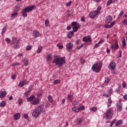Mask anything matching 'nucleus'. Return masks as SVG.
<instances>
[{"label": "nucleus", "mask_w": 127, "mask_h": 127, "mask_svg": "<svg viewBox=\"0 0 127 127\" xmlns=\"http://www.w3.org/2000/svg\"><path fill=\"white\" fill-rule=\"evenodd\" d=\"M67 30H71V26H68L66 28Z\"/></svg>", "instance_id": "61"}, {"label": "nucleus", "mask_w": 127, "mask_h": 127, "mask_svg": "<svg viewBox=\"0 0 127 127\" xmlns=\"http://www.w3.org/2000/svg\"><path fill=\"white\" fill-rule=\"evenodd\" d=\"M115 68H116V63L115 62H111L109 66V69L110 70H114Z\"/></svg>", "instance_id": "12"}, {"label": "nucleus", "mask_w": 127, "mask_h": 127, "mask_svg": "<svg viewBox=\"0 0 127 127\" xmlns=\"http://www.w3.org/2000/svg\"><path fill=\"white\" fill-rule=\"evenodd\" d=\"M23 57L22 54H19L17 55L15 58H18V60H21V58Z\"/></svg>", "instance_id": "28"}, {"label": "nucleus", "mask_w": 127, "mask_h": 127, "mask_svg": "<svg viewBox=\"0 0 127 127\" xmlns=\"http://www.w3.org/2000/svg\"><path fill=\"white\" fill-rule=\"evenodd\" d=\"M123 87L125 88L126 87V83H123Z\"/></svg>", "instance_id": "64"}, {"label": "nucleus", "mask_w": 127, "mask_h": 127, "mask_svg": "<svg viewBox=\"0 0 127 127\" xmlns=\"http://www.w3.org/2000/svg\"><path fill=\"white\" fill-rule=\"evenodd\" d=\"M127 45V43H126V39H124L123 40V43H122V47H125Z\"/></svg>", "instance_id": "39"}, {"label": "nucleus", "mask_w": 127, "mask_h": 127, "mask_svg": "<svg viewBox=\"0 0 127 127\" xmlns=\"http://www.w3.org/2000/svg\"><path fill=\"white\" fill-rule=\"evenodd\" d=\"M14 47H15V49H17L19 48V44H18V43L15 44Z\"/></svg>", "instance_id": "49"}, {"label": "nucleus", "mask_w": 127, "mask_h": 127, "mask_svg": "<svg viewBox=\"0 0 127 127\" xmlns=\"http://www.w3.org/2000/svg\"><path fill=\"white\" fill-rule=\"evenodd\" d=\"M24 65L25 66H27V65H28V60H26L25 61Z\"/></svg>", "instance_id": "53"}, {"label": "nucleus", "mask_w": 127, "mask_h": 127, "mask_svg": "<svg viewBox=\"0 0 127 127\" xmlns=\"http://www.w3.org/2000/svg\"><path fill=\"white\" fill-rule=\"evenodd\" d=\"M121 125H123V121L119 120L116 123L115 126L118 127L119 126H121Z\"/></svg>", "instance_id": "26"}, {"label": "nucleus", "mask_w": 127, "mask_h": 127, "mask_svg": "<svg viewBox=\"0 0 127 127\" xmlns=\"http://www.w3.org/2000/svg\"><path fill=\"white\" fill-rule=\"evenodd\" d=\"M103 97H106V98H109V97H110V94H109L108 93H104L103 94Z\"/></svg>", "instance_id": "41"}, {"label": "nucleus", "mask_w": 127, "mask_h": 127, "mask_svg": "<svg viewBox=\"0 0 127 127\" xmlns=\"http://www.w3.org/2000/svg\"><path fill=\"white\" fill-rule=\"evenodd\" d=\"M45 24L46 26H48L49 25V19H47L45 21Z\"/></svg>", "instance_id": "35"}, {"label": "nucleus", "mask_w": 127, "mask_h": 127, "mask_svg": "<svg viewBox=\"0 0 127 127\" xmlns=\"http://www.w3.org/2000/svg\"><path fill=\"white\" fill-rule=\"evenodd\" d=\"M122 23L123 24H127V20L126 19H125L123 21H122Z\"/></svg>", "instance_id": "57"}, {"label": "nucleus", "mask_w": 127, "mask_h": 127, "mask_svg": "<svg viewBox=\"0 0 127 127\" xmlns=\"http://www.w3.org/2000/svg\"><path fill=\"white\" fill-rule=\"evenodd\" d=\"M110 81H111V78H107L105 81L104 85H107L108 83H110Z\"/></svg>", "instance_id": "32"}, {"label": "nucleus", "mask_w": 127, "mask_h": 127, "mask_svg": "<svg viewBox=\"0 0 127 127\" xmlns=\"http://www.w3.org/2000/svg\"><path fill=\"white\" fill-rule=\"evenodd\" d=\"M51 59H52V55L51 54H48L46 57L47 61H51Z\"/></svg>", "instance_id": "17"}, {"label": "nucleus", "mask_w": 127, "mask_h": 127, "mask_svg": "<svg viewBox=\"0 0 127 127\" xmlns=\"http://www.w3.org/2000/svg\"><path fill=\"white\" fill-rule=\"evenodd\" d=\"M102 9V7L99 6L96 10L92 11L90 14L89 16L92 18H95L96 16H98L100 14V11Z\"/></svg>", "instance_id": "4"}, {"label": "nucleus", "mask_w": 127, "mask_h": 127, "mask_svg": "<svg viewBox=\"0 0 127 127\" xmlns=\"http://www.w3.org/2000/svg\"><path fill=\"white\" fill-rule=\"evenodd\" d=\"M106 21L108 23H111L113 21V17L111 15L107 16L106 18Z\"/></svg>", "instance_id": "13"}, {"label": "nucleus", "mask_w": 127, "mask_h": 127, "mask_svg": "<svg viewBox=\"0 0 127 127\" xmlns=\"http://www.w3.org/2000/svg\"><path fill=\"white\" fill-rule=\"evenodd\" d=\"M79 108L77 107H73L72 108V112H74V113H79Z\"/></svg>", "instance_id": "21"}, {"label": "nucleus", "mask_w": 127, "mask_h": 127, "mask_svg": "<svg viewBox=\"0 0 127 127\" xmlns=\"http://www.w3.org/2000/svg\"><path fill=\"white\" fill-rule=\"evenodd\" d=\"M6 28H7V27L6 26H5L4 27V28L2 29V34H3V33L4 32H5V31L6 30Z\"/></svg>", "instance_id": "47"}, {"label": "nucleus", "mask_w": 127, "mask_h": 127, "mask_svg": "<svg viewBox=\"0 0 127 127\" xmlns=\"http://www.w3.org/2000/svg\"><path fill=\"white\" fill-rule=\"evenodd\" d=\"M113 0H109L107 3V5H111L112 3H113Z\"/></svg>", "instance_id": "38"}, {"label": "nucleus", "mask_w": 127, "mask_h": 127, "mask_svg": "<svg viewBox=\"0 0 127 127\" xmlns=\"http://www.w3.org/2000/svg\"><path fill=\"white\" fill-rule=\"evenodd\" d=\"M39 32H38V31H35L33 32V36L35 38H36V37H38V36H39Z\"/></svg>", "instance_id": "19"}, {"label": "nucleus", "mask_w": 127, "mask_h": 127, "mask_svg": "<svg viewBox=\"0 0 127 127\" xmlns=\"http://www.w3.org/2000/svg\"><path fill=\"white\" fill-rule=\"evenodd\" d=\"M16 15H18V12H15L11 14V17H15Z\"/></svg>", "instance_id": "42"}, {"label": "nucleus", "mask_w": 127, "mask_h": 127, "mask_svg": "<svg viewBox=\"0 0 127 127\" xmlns=\"http://www.w3.org/2000/svg\"><path fill=\"white\" fill-rule=\"evenodd\" d=\"M73 35H74V32L72 31H70L67 33V37L68 38H71Z\"/></svg>", "instance_id": "23"}, {"label": "nucleus", "mask_w": 127, "mask_h": 127, "mask_svg": "<svg viewBox=\"0 0 127 127\" xmlns=\"http://www.w3.org/2000/svg\"><path fill=\"white\" fill-rule=\"evenodd\" d=\"M118 112H121L122 111V103H118L116 105Z\"/></svg>", "instance_id": "15"}, {"label": "nucleus", "mask_w": 127, "mask_h": 127, "mask_svg": "<svg viewBox=\"0 0 127 127\" xmlns=\"http://www.w3.org/2000/svg\"><path fill=\"white\" fill-rule=\"evenodd\" d=\"M73 47V43H68L66 44V48L67 49H71Z\"/></svg>", "instance_id": "22"}, {"label": "nucleus", "mask_w": 127, "mask_h": 127, "mask_svg": "<svg viewBox=\"0 0 127 127\" xmlns=\"http://www.w3.org/2000/svg\"><path fill=\"white\" fill-rule=\"evenodd\" d=\"M84 45H85V44H81L80 46H79L77 48V49H81V48H82V47H83V46H84Z\"/></svg>", "instance_id": "59"}, {"label": "nucleus", "mask_w": 127, "mask_h": 127, "mask_svg": "<svg viewBox=\"0 0 127 127\" xmlns=\"http://www.w3.org/2000/svg\"><path fill=\"white\" fill-rule=\"evenodd\" d=\"M68 101H70L71 103L73 102V96L71 95H68L67 96Z\"/></svg>", "instance_id": "25"}, {"label": "nucleus", "mask_w": 127, "mask_h": 127, "mask_svg": "<svg viewBox=\"0 0 127 127\" xmlns=\"http://www.w3.org/2000/svg\"><path fill=\"white\" fill-rule=\"evenodd\" d=\"M30 91L31 90H29L24 93V96L26 97V98H27V96L29 95V93H30Z\"/></svg>", "instance_id": "40"}, {"label": "nucleus", "mask_w": 127, "mask_h": 127, "mask_svg": "<svg viewBox=\"0 0 127 127\" xmlns=\"http://www.w3.org/2000/svg\"><path fill=\"white\" fill-rule=\"evenodd\" d=\"M18 40L16 38L13 37L12 40V44H16L18 43Z\"/></svg>", "instance_id": "20"}, {"label": "nucleus", "mask_w": 127, "mask_h": 127, "mask_svg": "<svg viewBox=\"0 0 127 127\" xmlns=\"http://www.w3.org/2000/svg\"><path fill=\"white\" fill-rule=\"evenodd\" d=\"M24 118H25V119H26V120H27L28 121V120H29V117H28V115H27V114H24Z\"/></svg>", "instance_id": "44"}, {"label": "nucleus", "mask_w": 127, "mask_h": 127, "mask_svg": "<svg viewBox=\"0 0 127 127\" xmlns=\"http://www.w3.org/2000/svg\"><path fill=\"white\" fill-rule=\"evenodd\" d=\"M18 104L20 106L21 105H22L23 102H22V99H19L18 100Z\"/></svg>", "instance_id": "46"}, {"label": "nucleus", "mask_w": 127, "mask_h": 127, "mask_svg": "<svg viewBox=\"0 0 127 127\" xmlns=\"http://www.w3.org/2000/svg\"><path fill=\"white\" fill-rule=\"evenodd\" d=\"M104 41H105V40L101 39L100 40V41L98 42V43H99V44H102V43H103V42H104Z\"/></svg>", "instance_id": "58"}, {"label": "nucleus", "mask_w": 127, "mask_h": 127, "mask_svg": "<svg viewBox=\"0 0 127 127\" xmlns=\"http://www.w3.org/2000/svg\"><path fill=\"white\" fill-rule=\"evenodd\" d=\"M27 84H28V82H27V80L24 79L19 82L18 86L19 87H23L25 86V85H27Z\"/></svg>", "instance_id": "10"}, {"label": "nucleus", "mask_w": 127, "mask_h": 127, "mask_svg": "<svg viewBox=\"0 0 127 127\" xmlns=\"http://www.w3.org/2000/svg\"><path fill=\"white\" fill-rule=\"evenodd\" d=\"M71 26H72L73 32H77L78 29L80 27V24L77 22H72L71 23Z\"/></svg>", "instance_id": "7"}, {"label": "nucleus", "mask_w": 127, "mask_h": 127, "mask_svg": "<svg viewBox=\"0 0 127 127\" xmlns=\"http://www.w3.org/2000/svg\"><path fill=\"white\" fill-rule=\"evenodd\" d=\"M82 41L84 42H91L92 41V39L90 36H85L83 37Z\"/></svg>", "instance_id": "11"}, {"label": "nucleus", "mask_w": 127, "mask_h": 127, "mask_svg": "<svg viewBox=\"0 0 127 127\" xmlns=\"http://www.w3.org/2000/svg\"><path fill=\"white\" fill-rule=\"evenodd\" d=\"M34 8H35V6L32 5L24 8L23 10L26 11V12H30V11H32V10L34 9Z\"/></svg>", "instance_id": "8"}, {"label": "nucleus", "mask_w": 127, "mask_h": 127, "mask_svg": "<svg viewBox=\"0 0 127 127\" xmlns=\"http://www.w3.org/2000/svg\"><path fill=\"white\" fill-rule=\"evenodd\" d=\"M42 96V93H38L37 94V98H35L34 95H32L30 97L27 98V102H30L31 105H33L34 106L36 105H38L40 102V99H39L40 97Z\"/></svg>", "instance_id": "2"}, {"label": "nucleus", "mask_w": 127, "mask_h": 127, "mask_svg": "<svg viewBox=\"0 0 127 127\" xmlns=\"http://www.w3.org/2000/svg\"><path fill=\"white\" fill-rule=\"evenodd\" d=\"M98 110V108L96 107H93L92 108H90V111H93V112H96Z\"/></svg>", "instance_id": "33"}, {"label": "nucleus", "mask_w": 127, "mask_h": 127, "mask_svg": "<svg viewBox=\"0 0 127 127\" xmlns=\"http://www.w3.org/2000/svg\"><path fill=\"white\" fill-rule=\"evenodd\" d=\"M6 96V91H2L0 92V98H4Z\"/></svg>", "instance_id": "18"}, {"label": "nucleus", "mask_w": 127, "mask_h": 127, "mask_svg": "<svg viewBox=\"0 0 127 127\" xmlns=\"http://www.w3.org/2000/svg\"><path fill=\"white\" fill-rule=\"evenodd\" d=\"M100 46V44L99 43L95 44V45L94 46V48H97V47H99Z\"/></svg>", "instance_id": "51"}, {"label": "nucleus", "mask_w": 127, "mask_h": 127, "mask_svg": "<svg viewBox=\"0 0 127 127\" xmlns=\"http://www.w3.org/2000/svg\"><path fill=\"white\" fill-rule=\"evenodd\" d=\"M14 119L16 120V121H17V120H19L20 119V113H16L14 115Z\"/></svg>", "instance_id": "16"}, {"label": "nucleus", "mask_w": 127, "mask_h": 127, "mask_svg": "<svg viewBox=\"0 0 127 127\" xmlns=\"http://www.w3.org/2000/svg\"><path fill=\"white\" fill-rule=\"evenodd\" d=\"M26 11H25L23 9L22 10V15L23 17H27V13H26Z\"/></svg>", "instance_id": "24"}, {"label": "nucleus", "mask_w": 127, "mask_h": 127, "mask_svg": "<svg viewBox=\"0 0 127 127\" xmlns=\"http://www.w3.org/2000/svg\"><path fill=\"white\" fill-rule=\"evenodd\" d=\"M101 67H102V64H98V63H96L92 65V71L96 72V73H98V72L101 71Z\"/></svg>", "instance_id": "6"}, {"label": "nucleus", "mask_w": 127, "mask_h": 127, "mask_svg": "<svg viewBox=\"0 0 127 127\" xmlns=\"http://www.w3.org/2000/svg\"><path fill=\"white\" fill-rule=\"evenodd\" d=\"M79 109V111H84L85 110V106H82L80 108H78Z\"/></svg>", "instance_id": "43"}, {"label": "nucleus", "mask_w": 127, "mask_h": 127, "mask_svg": "<svg viewBox=\"0 0 127 127\" xmlns=\"http://www.w3.org/2000/svg\"><path fill=\"white\" fill-rule=\"evenodd\" d=\"M32 48V46H28L26 48V50H30Z\"/></svg>", "instance_id": "52"}, {"label": "nucleus", "mask_w": 127, "mask_h": 127, "mask_svg": "<svg viewBox=\"0 0 127 127\" xmlns=\"http://www.w3.org/2000/svg\"><path fill=\"white\" fill-rule=\"evenodd\" d=\"M125 13V12L124 11L122 10L120 14L118 15V19H120V18L123 16L124 15V14Z\"/></svg>", "instance_id": "31"}, {"label": "nucleus", "mask_w": 127, "mask_h": 127, "mask_svg": "<svg viewBox=\"0 0 127 127\" xmlns=\"http://www.w3.org/2000/svg\"><path fill=\"white\" fill-rule=\"evenodd\" d=\"M57 47H59V48L60 49H62V48H63V45H60V44H58L57 45Z\"/></svg>", "instance_id": "48"}, {"label": "nucleus", "mask_w": 127, "mask_h": 127, "mask_svg": "<svg viewBox=\"0 0 127 127\" xmlns=\"http://www.w3.org/2000/svg\"><path fill=\"white\" fill-rule=\"evenodd\" d=\"M119 45L118 44V42H115V44L112 45L111 47V49L112 50H117V49L118 48Z\"/></svg>", "instance_id": "14"}, {"label": "nucleus", "mask_w": 127, "mask_h": 127, "mask_svg": "<svg viewBox=\"0 0 127 127\" xmlns=\"http://www.w3.org/2000/svg\"><path fill=\"white\" fill-rule=\"evenodd\" d=\"M107 93L109 94V95H110V96H111V95L113 94V89L111 88L109 90H108L107 91Z\"/></svg>", "instance_id": "36"}, {"label": "nucleus", "mask_w": 127, "mask_h": 127, "mask_svg": "<svg viewBox=\"0 0 127 127\" xmlns=\"http://www.w3.org/2000/svg\"><path fill=\"white\" fill-rule=\"evenodd\" d=\"M48 99L50 103H53V99L52 98V96L51 95L48 96Z\"/></svg>", "instance_id": "30"}, {"label": "nucleus", "mask_w": 127, "mask_h": 127, "mask_svg": "<svg viewBox=\"0 0 127 127\" xmlns=\"http://www.w3.org/2000/svg\"><path fill=\"white\" fill-rule=\"evenodd\" d=\"M5 41L7 42V43H9V42H10V39H9L8 38H7L5 39Z\"/></svg>", "instance_id": "56"}, {"label": "nucleus", "mask_w": 127, "mask_h": 127, "mask_svg": "<svg viewBox=\"0 0 127 127\" xmlns=\"http://www.w3.org/2000/svg\"><path fill=\"white\" fill-rule=\"evenodd\" d=\"M116 23V21H113V22H112L111 24H110V26L111 27H113V26H114L115 25V23Z\"/></svg>", "instance_id": "50"}, {"label": "nucleus", "mask_w": 127, "mask_h": 127, "mask_svg": "<svg viewBox=\"0 0 127 127\" xmlns=\"http://www.w3.org/2000/svg\"><path fill=\"white\" fill-rule=\"evenodd\" d=\"M43 111V108L42 106H39L36 108L32 113V116L34 118H37Z\"/></svg>", "instance_id": "3"}, {"label": "nucleus", "mask_w": 127, "mask_h": 127, "mask_svg": "<svg viewBox=\"0 0 127 127\" xmlns=\"http://www.w3.org/2000/svg\"><path fill=\"white\" fill-rule=\"evenodd\" d=\"M54 57V59L53 61V63H55V65L56 66L62 67L63 65L65 64V58L58 56L57 55H55Z\"/></svg>", "instance_id": "1"}, {"label": "nucleus", "mask_w": 127, "mask_h": 127, "mask_svg": "<svg viewBox=\"0 0 127 127\" xmlns=\"http://www.w3.org/2000/svg\"><path fill=\"white\" fill-rule=\"evenodd\" d=\"M15 78H16V75L13 74V75L12 76V79L13 80H15Z\"/></svg>", "instance_id": "60"}, {"label": "nucleus", "mask_w": 127, "mask_h": 127, "mask_svg": "<svg viewBox=\"0 0 127 127\" xmlns=\"http://www.w3.org/2000/svg\"><path fill=\"white\" fill-rule=\"evenodd\" d=\"M11 66H20V64L19 63H14L11 64Z\"/></svg>", "instance_id": "34"}, {"label": "nucleus", "mask_w": 127, "mask_h": 127, "mask_svg": "<svg viewBox=\"0 0 127 127\" xmlns=\"http://www.w3.org/2000/svg\"><path fill=\"white\" fill-rule=\"evenodd\" d=\"M59 83H60V80H59V79L55 80L53 82L54 85H56V84H59Z\"/></svg>", "instance_id": "37"}, {"label": "nucleus", "mask_w": 127, "mask_h": 127, "mask_svg": "<svg viewBox=\"0 0 127 127\" xmlns=\"http://www.w3.org/2000/svg\"><path fill=\"white\" fill-rule=\"evenodd\" d=\"M5 106H6V103L5 102H4V101H2L0 103V106L1 108H4V107H5Z\"/></svg>", "instance_id": "27"}, {"label": "nucleus", "mask_w": 127, "mask_h": 127, "mask_svg": "<svg viewBox=\"0 0 127 127\" xmlns=\"http://www.w3.org/2000/svg\"><path fill=\"white\" fill-rule=\"evenodd\" d=\"M104 27L105 28H112L111 27V25H109L108 24H106L104 25Z\"/></svg>", "instance_id": "45"}, {"label": "nucleus", "mask_w": 127, "mask_h": 127, "mask_svg": "<svg viewBox=\"0 0 127 127\" xmlns=\"http://www.w3.org/2000/svg\"><path fill=\"white\" fill-rule=\"evenodd\" d=\"M123 98H124V100H127V95H125L123 96Z\"/></svg>", "instance_id": "62"}, {"label": "nucleus", "mask_w": 127, "mask_h": 127, "mask_svg": "<svg viewBox=\"0 0 127 127\" xmlns=\"http://www.w3.org/2000/svg\"><path fill=\"white\" fill-rule=\"evenodd\" d=\"M84 121H85V118L84 117H81L76 119L75 122L77 125H81V124L84 123Z\"/></svg>", "instance_id": "9"}, {"label": "nucleus", "mask_w": 127, "mask_h": 127, "mask_svg": "<svg viewBox=\"0 0 127 127\" xmlns=\"http://www.w3.org/2000/svg\"><path fill=\"white\" fill-rule=\"evenodd\" d=\"M106 119L108 120H111L114 116V112L112 108L109 109L105 113Z\"/></svg>", "instance_id": "5"}, {"label": "nucleus", "mask_w": 127, "mask_h": 127, "mask_svg": "<svg viewBox=\"0 0 127 127\" xmlns=\"http://www.w3.org/2000/svg\"><path fill=\"white\" fill-rule=\"evenodd\" d=\"M72 3V1H69L66 4V6H69V5Z\"/></svg>", "instance_id": "55"}, {"label": "nucleus", "mask_w": 127, "mask_h": 127, "mask_svg": "<svg viewBox=\"0 0 127 127\" xmlns=\"http://www.w3.org/2000/svg\"><path fill=\"white\" fill-rule=\"evenodd\" d=\"M111 106H112V103H109L108 102V105H107L108 108H110Z\"/></svg>", "instance_id": "63"}, {"label": "nucleus", "mask_w": 127, "mask_h": 127, "mask_svg": "<svg viewBox=\"0 0 127 127\" xmlns=\"http://www.w3.org/2000/svg\"><path fill=\"white\" fill-rule=\"evenodd\" d=\"M108 103H109L111 104H112L113 103V101L112 100V98L111 97H109L108 98Z\"/></svg>", "instance_id": "54"}, {"label": "nucleus", "mask_w": 127, "mask_h": 127, "mask_svg": "<svg viewBox=\"0 0 127 127\" xmlns=\"http://www.w3.org/2000/svg\"><path fill=\"white\" fill-rule=\"evenodd\" d=\"M42 51V46H39L37 50V53H40Z\"/></svg>", "instance_id": "29"}]
</instances>
